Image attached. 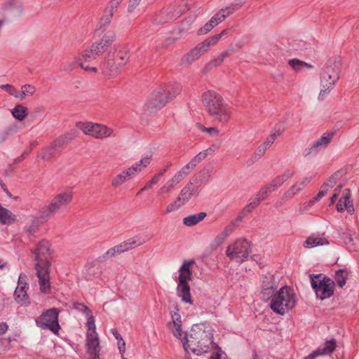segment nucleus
Segmentation results:
<instances>
[{
  "mask_svg": "<svg viewBox=\"0 0 359 359\" xmlns=\"http://www.w3.org/2000/svg\"><path fill=\"white\" fill-rule=\"evenodd\" d=\"M213 334L210 328L207 330L195 325L192 327L191 334L184 337L182 341L186 353L191 351L193 353L200 355L208 353L217 347L213 343Z\"/></svg>",
  "mask_w": 359,
  "mask_h": 359,
  "instance_id": "f257e3e1",
  "label": "nucleus"
},
{
  "mask_svg": "<svg viewBox=\"0 0 359 359\" xmlns=\"http://www.w3.org/2000/svg\"><path fill=\"white\" fill-rule=\"evenodd\" d=\"M50 244L48 241L42 240L40 241L34 251L35 269L39 278V283L41 292L47 293L50 290L49 269L50 262L47 259L49 254Z\"/></svg>",
  "mask_w": 359,
  "mask_h": 359,
  "instance_id": "f03ea898",
  "label": "nucleus"
},
{
  "mask_svg": "<svg viewBox=\"0 0 359 359\" xmlns=\"http://www.w3.org/2000/svg\"><path fill=\"white\" fill-rule=\"evenodd\" d=\"M341 60L339 57H330L320 72V91L318 99L323 100L334 88L340 78Z\"/></svg>",
  "mask_w": 359,
  "mask_h": 359,
  "instance_id": "7ed1b4c3",
  "label": "nucleus"
},
{
  "mask_svg": "<svg viewBox=\"0 0 359 359\" xmlns=\"http://www.w3.org/2000/svg\"><path fill=\"white\" fill-rule=\"evenodd\" d=\"M180 92L178 86H168L154 90L144 106L145 113H152L162 108Z\"/></svg>",
  "mask_w": 359,
  "mask_h": 359,
  "instance_id": "20e7f679",
  "label": "nucleus"
},
{
  "mask_svg": "<svg viewBox=\"0 0 359 359\" xmlns=\"http://www.w3.org/2000/svg\"><path fill=\"white\" fill-rule=\"evenodd\" d=\"M297 296L293 290L288 287H281L271 299L270 307L273 312L283 315L295 306Z\"/></svg>",
  "mask_w": 359,
  "mask_h": 359,
  "instance_id": "39448f33",
  "label": "nucleus"
},
{
  "mask_svg": "<svg viewBox=\"0 0 359 359\" xmlns=\"http://www.w3.org/2000/svg\"><path fill=\"white\" fill-rule=\"evenodd\" d=\"M229 32V29H224L219 34L210 36L202 42L198 43L194 48L191 49L183 56L182 58V64L184 65H189L199 59L212 46L217 44L223 36L227 35Z\"/></svg>",
  "mask_w": 359,
  "mask_h": 359,
  "instance_id": "423d86ee",
  "label": "nucleus"
},
{
  "mask_svg": "<svg viewBox=\"0 0 359 359\" xmlns=\"http://www.w3.org/2000/svg\"><path fill=\"white\" fill-rule=\"evenodd\" d=\"M229 32V29H224L219 34L210 36L202 42L198 43L194 48L191 49L183 56L182 58V64L184 65H189L199 59L212 46L217 44L223 36L227 35Z\"/></svg>",
  "mask_w": 359,
  "mask_h": 359,
  "instance_id": "0eeeda50",
  "label": "nucleus"
},
{
  "mask_svg": "<svg viewBox=\"0 0 359 359\" xmlns=\"http://www.w3.org/2000/svg\"><path fill=\"white\" fill-rule=\"evenodd\" d=\"M73 199L72 191H61L57 194L50 201L48 205L42 208L39 212V218L47 221L48 218L55 215L68 207Z\"/></svg>",
  "mask_w": 359,
  "mask_h": 359,
  "instance_id": "6e6552de",
  "label": "nucleus"
},
{
  "mask_svg": "<svg viewBox=\"0 0 359 359\" xmlns=\"http://www.w3.org/2000/svg\"><path fill=\"white\" fill-rule=\"evenodd\" d=\"M194 260L184 261L179 269V278L177 286V294L185 303L193 304L190 293L189 281L192 280L191 266L194 264Z\"/></svg>",
  "mask_w": 359,
  "mask_h": 359,
  "instance_id": "1a4fd4ad",
  "label": "nucleus"
},
{
  "mask_svg": "<svg viewBox=\"0 0 359 359\" xmlns=\"http://www.w3.org/2000/svg\"><path fill=\"white\" fill-rule=\"evenodd\" d=\"M151 159V155L143 157L128 169L114 176L111 180V186L114 188H118L135 177L150 164Z\"/></svg>",
  "mask_w": 359,
  "mask_h": 359,
  "instance_id": "9d476101",
  "label": "nucleus"
},
{
  "mask_svg": "<svg viewBox=\"0 0 359 359\" xmlns=\"http://www.w3.org/2000/svg\"><path fill=\"white\" fill-rule=\"evenodd\" d=\"M310 279L318 298L323 300L333 295L335 283L330 278L322 274H311Z\"/></svg>",
  "mask_w": 359,
  "mask_h": 359,
  "instance_id": "9b49d317",
  "label": "nucleus"
},
{
  "mask_svg": "<svg viewBox=\"0 0 359 359\" xmlns=\"http://www.w3.org/2000/svg\"><path fill=\"white\" fill-rule=\"evenodd\" d=\"M250 252L251 243L245 238H240L227 247L226 254L230 259L241 264L247 260Z\"/></svg>",
  "mask_w": 359,
  "mask_h": 359,
  "instance_id": "f8f14e48",
  "label": "nucleus"
},
{
  "mask_svg": "<svg viewBox=\"0 0 359 359\" xmlns=\"http://www.w3.org/2000/svg\"><path fill=\"white\" fill-rule=\"evenodd\" d=\"M36 325L42 330H49L54 334H57L60 326L58 323V310L50 309L43 311L35 320Z\"/></svg>",
  "mask_w": 359,
  "mask_h": 359,
  "instance_id": "ddd939ff",
  "label": "nucleus"
},
{
  "mask_svg": "<svg viewBox=\"0 0 359 359\" xmlns=\"http://www.w3.org/2000/svg\"><path fill=\"white\" fill-rule=\"evenodd\" d=\"M88 332L86 334V346L88 351H95L100 350V341L96 332V326L95 318L93 313H89L86 316Z\"/></svg>",
  "mask_w": 359,
  "mask_h": 359,
  "instance_id": "4468645a",
  "label": "nucleus"
},
{
  "mask_svg": "<svg viewBox=\"0 0 359 359\" xmlns=\"http://www.w3.org/2000/svg\"><path fill=\"white\" fill-rule=\"evenodd\" d=\"M202 102L209 114L226 103L222 95L212 90L203 93Z\"/></svg>",
  "mask_w": 359,
  "mask_h": 359,
  "instance_id": "2eb2a0df",
  "label": "nucleus"
},
{
  "mask_svg": "<svg viewBox=\"0 0 359 359\" xmlns=\"http://www.w3.org/2000/svg\"><path fill=\"white\" fill-rule=\"evenodd\" d=\"M199 186L198 181L196 179H193V182L191 181L189 182L181 189L177 197V201L184 205L194 195L198 194Z\"/></svg>",
  "mask_w": 359,
  "mask_h": 359,
  "instance_id": "dca6fc26",
  "label": "nucleus"
},
{
  "mask_svg": "<svg viewBox=\"0 0 359 359\" xmlns=\"http://www.w3.org/2000/svg\"><path fill=\"white\" fill-rule=\"evenodd\" d=\"M102 73L109 78L117 76L122 70L121 64L109 56L106 58L100 66Z\"/></svg>",
  "mask_w": 359,
  "mask_h": 359,
  "instance_id": "f3484780",
  "label": "nucleus"
},
{
  "mask_svg": "<svg viewBox=\"0 0 359 359\" xmlns=\"http://www.w3.org/2000/svg\"><path fill=\"white\" fill-rule=\"evenodd\" d=\"M184 179L177 172L172 177L168 180L157 192V196L164 198L168 195L175 188V187L180 184Z\"/></svg>",
  "mask_w": 359,
  "mask_h": 359,
  "instance_id": "a211bd4d",
  "label": "nucleus"
},
{
  "mask_svg": "<svg viewBox=\"0 0 359 359\" xmlns=\"http://www.w3.org/2000/svg\"><path fill=\"white\" fill-rule=\"evenodd\" d=\"M333 133H325L317 141H316L310 148L307 149L304 151L305 156L316 154L320 149L326 147L328 144L331 142Z\"/></svg>",
  "mask_w": 359,
  "mask_h": 359,
  "instance_id": "6ab92c4d",
  "label": "nucleus"
},
{
  "mask_svg": "<svg viewBox=\"0 0 359 359\" xmlns=\"http://www.w3.org/2000/svg\"><path fill=\"white\" fill-rule=\"evenodd\" d=\"M341 238L350 251H359V238L353 230L349 229L344 230L341 233Z\"/></svg>",
  "mask_w": 359,
  "mask_h": 359,
  "instance_id": "aec40b11",
  "label": "nucleus"
},
{
  "mask_svg": "<svg viewBox=\"0 0 359 359\" xmlns=\"http://www.w3.org/2000/svg\"><path fill=\"white\" fill-rule=\"evenodd\" d=\"M76 136L77 132L74 130H72L67 133L57 137L50 144L59 153L62 151L65 144L70 142L72 140L76 138Z\"/></svg>",
  "mask_w": 359,
  "mask_h": 359,
  "instance_id": "412c9836",
  "label": "nucleus"
},
{
  "mask_svg": "<svg viewBox=\"0 0 359 359\" xmlns=\"http://www.w3.org/2000/svg\"><path fill=\"white\" fill-rule=\"evenodd\" d=\"M231 113V108L226 102L222 106H221L218 109L211 113L210 115L217 121L222 123H226L230 120Z\"/></svg>",
  "mask_w": 359,
  "mask_h": 359,
  "instance_id": "4be33fe9",
  "label": "nucleus"
},
{
  "mask_svg": "<svg viewBox=\"0 0 359 359\" xmlns=\"http://www.w3.org/2000/svg\"><path fill=\"white\" fill-rule=\"evenodd\" d=\"M114 135V130L107 127L104 125L94 123L91 128L90 136L96 139H104Z\"/></svg>",
  "mask_w": 359,
  "mask_h": 359,
  "instance_id": "5701e85b",
  "label": "nucleus"
},
{
  "mask_svg": "<svg viewBox=\"0 0 359 359\" xmlns=\"http://www.w3.org/2000/svg\"><path fill=\"white\" fill-rule=\"evenodd\" d=\"M27 290L23 287H17L14 291L15 301L22 306L27 307L30 305L31 300L27 294Z\"/></svg>",
  "mask_w": 359,
  "mask_h": 359,
  "instance_id": "b1692460",
  "label": "nucleus"
},
{
  "mask_svg": "<svg viewBox=\"0 0 359 359\" xmlns=\"http://www.w3.org/2000/svg\"><path fill=\"white\" fill-rule=\"evenodd\" d=\"M144 243V240H141V238L139 236H135L124 241L118 245V247L123 253L140 246Z\"/></svg>",
  "mask_w": 359,
  "mask_h": 359,
  "instance_id": "393cba45",
  "label": "nucleus"
},
{
  "mask_svg": "<svg viewBox=\"0 0 359 359\" xmlns=\"http://www.w3.org/2000/svg\"><path fill=\"white\" fill-rule=\"evenodd\" d=\"M294 174V172L290 170H285L283 174L275 177L271 183L268 185L274 191L280 187L285 182L291 178Z\"/></svg>",
  "mask_w": 359,
  "mask_h": 359,
  "instance_id": "a878e982",
  "label": "nucleus"
},
{
  "mask_svg": "<svg viewBox=\"0 0 359 359\" xmlns=\"http://www.w3.org/2000/svg\"><path fill=\"white\" fill-rule=\"evenodd\" d=\"M328 244L329 242L325 237L313 234L304 242V247L306 248H312Z\"/></svg>",
  "mask_w": 359,
  "mask_h": 359,
  "instance_id": "bb28decb",
  "label": "nucleus"
},
{
  "mask_svg": "<svg viewBox=\"0 0 359 359\" xmlns=\"http://www.w3.org/2000/svg\"><path fill=\"white\" fill-rule=\"evenodd\" d=\"M336 208L338 212H343L346 210L349 213H353L354 211L352 201L350 200L349 194H344L339 200Z\"/></svg>",
  "mask_w": 359,
  "mask_h": 359,
  "instance_id": "cd10ccee",
  "label": "nucleus"
},
{
  "mask_svg": "<svg viewBox=\"0 0 359 359\" xmlns=\"http://www.w3.org/2000/svg\"><path fill=\"white\" fill-rule=\"evenodd\" d=\"M206 216L207 214L205 212L190 215L183 218V224L187 226H193L203 221Z\"/></svg>",
  "mask_w": 359,
  "mask_h": 359,
  "instance_id": "c85d7f7f",
  "label": "nucleus"
},
{
  "mask_svg": "<svg viewBox=\"0 0 359 359\" xmlns=\"http://www.w3.org/2000/svg\"><path fill=\"white\" fill-rule=\"evenodd\" d=\"M336 348V340L332 339L326 341L323 345L318 347L314 352H316L317 356L327 355L332 353Z\"/></svg>",
  "mask_w": 359,
  "mask_h": 359,
  "instance_id": "c756f323",
  "label": "nucleus"
},
{
  "mask_svg": "<svg viewBox=\"0 0 359 359\" xmlns=\"http://www.w3.org/2000/svg\"><path fill=\"white\" fill-rule=\"evenodd\" d=\"M15 219V216L8 209L3 208L0 205V223L3 224H10Z\"/></svg>",
  "mask_w": 359,
  "mask_h": 359,
  "instance_id": "7c9ffc66",
  "label": "nucleus"
},
{
  "mask_svg": "<svg viewBox=\"0 0 359 359\" xmlns=\"http://www.w3.org/2000/svg\"><path fill=\"white\" fill-rule=\"evenodd\" d=\"M40 219L45 221L43 218H39L38 213L36 217L32 219L30 223L25 226V231L29 236H33L39 231L41 225Z\"/></svg>",
  "mask_w": 359,
  "mask_h": 359,
  "instance_id": "2f4dec72",
  "label": "nucleus"
},
{
  "mask_svg": "<svg viewBox=\"0 0 359 359\" xmlns=\"http://www.w3.org/2000/svg\"><path fill=\"white\" fill-rule=\"evenodd\" d=\"M200 163V161L194 157L190 162L183 166L177 172L181 175L183 179H185L187 176L191 172V170Z\"/></svg>",
  "mask_w": 359,
  "mask_h": 359,
  "instance_id": "473e14b6",
  "label": "nucleus"
},
{
  "mask_svg": "<svg viewBox=\"0 0 359 359\" xmlns=\"http://www.w3.org/2000/svg\"><path fill=\"white\" fill-rule=\"evenodd\" d=\"M58 151L50 144L49 145L44 147L41 152L39 154V156L45 161L51 160Z\"/></svg>",
  "mask_w": 359,
  "mask_h": 359,
  "instance_id": "72a5a7b5",
  "label": "nucleus"
},
{
  "mask_svg": "<svg viewBox=\"0 0 359 359\" xmlns=\"http://www.w3.org/2000/svg\"><path fill=\"white\" fill-rule=\"evenodd\" d=\"M348 272L344 269H339L335 272L334 280L339 287H343L348 279Z\"/></svg>",
  "mask_w": 359,
  "mask_h": 359,
  "instance_id": "f704fd0d",
  "label": "nucleus"
},
{
  "mask_svg": "<svg viewBox=\"0 0 359 359\" xmlns=\"http://www.w3.org/2000/svg\"><path fill=\"white\" fill-rule=\"evenodd\" d=\"M13 116L18 121H22L27 115V108L18 104L12 109Z\"/></svg>",
  "mask_w": 359,
  "mask_h": 359,
  "instance_id": "c9c22d12",
  "label": "nucleus"
},
{
  "mask_svg": "<svg viewBox=\"0 0 359 359\" xmlns=\"http://www.w3.org/2000/svg\"><path fill=\"white\" fill-rule=\"evenodd\" d=\"M267 149L268 148H266V147L264 144L259 145L256 149L254 156L248 160V165H250L253 164L255 161L259 160L265 154Z\"/></svg>",
  "mask_w": 359,
  "mask_h": 359,
  "instance_id": "e433bc0d",
  "label": "nucleus"
},
{
  "mask_svg": "<svg viewBox=\"0 0 359 359\" xmlns=\"http://www.w3.org/2000/svg\"><path fill=\"white\" fill-rule=\"evenodd\" d=\"M97 56L98 55L90 46L88 48L83 50L81 56H79L78 57H81L84 62H90L95 60Z\"/></svg>",
  "mask_w": 359,
  "mask_h": 359,
  "instance_id": "4c0bfd02",
  "label": "nucleus"
},
{
  "mask_svg": "<svg viewBox=\"0 0 359 359\" xmlns=\"http://www.w3.org/2000/svg\"><path fill=\"white\" fill-rule=\"evenodd\" d=\"M289 65L295 71H300L303 67L312 68V65L298 59H292L288 61Z\"/></svg>",
  "mask_w": 359,
  "mask_h": 359,
  "instance_id": "58836bf2",
  "label": "nucleus"
},
{
  "mask_svg": "<svg viewBox=\"0 0 359 359\" xmlns=\"http://www.w3.org/2000/svg\"><path fill=\"white\" fill-rule=\"evenodd\" d=\"M234 12V8L231 7H227L226 8H222L219 10L213 18L216 19V20L220 23L222 22L228 15L233 13Z\"/></svg>",
  "mask_w": 359,
  "mask_h": 359,
  "instance_id": "ea45409f",
  "label": "nucleus"
},
{
  "mask_svg": "<svg viewBox=\"0 0 359 359\" xmlns=\"http://www.w3.org/2000/svg\"><path fill=\"white\" fill-rule=\"evenodd\" d=\"M275 287L273 285L271 284L269 282L266 283L265 281H263V288H262V295L264 299H269L270 297L273 298V292Z\"/></svg>",
  "mask_w": 359,
  "mask_h": 359,
  "instance_id": "a19ab883",
  "label": "nucleus"
},
{
  "mask_svg": "<svg viewBox=\"0 0 359 359\" xmlns=\"http://www.w3.org/2000/svg\"><path fill=\"white\" fill-rule=\"evenodd\" d=\"M20 90V100H24L27 96H32L36 92V88L34 86L29 84L23 85Z\"/></svg>",
  "mask_w": 359,
  "mask_h": 359,
  "instance_id": "79ce46f5",
  "label": "nucleus"
},
{
  "mask_svg": "<svg viewBox=\"0 0 359 359\" xmlns=\"http://www.w3.org/2000/svg\"><path fill=\"white\" fill-rule=\"evenodd\" d=\"M303 190L297 182L290 187L284 194L283 198H290Z\"/></svg>",
  "mask_w": 359,
  "mask_h": 359,
  "instance_id": "37998d69",
  "label": "nucleus"
},
{
  "mask_svg": "<svg viewBox=\"0 0 359 359\" xmlns=\"http://www.w3.org/2000/svg\"><path fill=\"white\" fill-rule=\"evenodd\" d=\"M259 203L260 202L259 201V199H257L255 197L253 198H250L249 203L244 207V208L241 211V214L250 213L259 205Z\"/></svg>",
  "mask_w": 359,
  "mask_h": 359,
  "instance_id": "c03bdc74",
  "label": "nucleus"
},
{
  "mask_svg": "<svg viewBox=\"0 0 359 359\" xmlns=\"http://www.w3.org/2000/svg\"><path fill=\"white\" fill-rule=\"evenodd\" d=\"M114 39L115 34L114 32H107L102 36L100 42L107 49L114 42Z\"/></svg>",
  "mask_w": 359,
  "mask_h": 359,
  "instance_id": "a18cd8bd",
  "label": "nucleus"
},
{
  "mask_svg": "<svg viewBox=\"0 0 359 359\" xmlns=\"http://www.w3.org/2000/svg\"><path fill=\"white\" fill-rule=\"evenodd\" d=\"M273 191L271 189V187L266 184L264 187H262L259 191L257 194L255 198L259 199V201L261 202L264 199H265L269 194L273 192Z\"/></svg>",
  "mask_w": 359,
  "mask_h": 359,
  "instance_id": "49530a36",
  "label": "nucleus"
},
{
  "mask_svg": "<svg viewBox=\"0 0 359 359\" xmlns=\"http://www.w3.org/2000/svg\"><path fill=\"white\" fill-rule=\"evenodd\" d=\"M93 125L92 122H77L76 124V127L86 135H90Z\"/></svg>",
  "mask_w": 359,
  "mask_h": 359,
  "instance_id": "de8ad7c7",
  "label": "nucleus"
},
{
  "mask_svg": "<svg viewBox=\"0 0 359 359\" xmlns=\"http://www.w3.org/2000/svg\"><path fill=\"white\" fill-rule=\"evenodd\" d=\"M122 252L120 250V248L118 245H116L113 248H109L105 253H104L100 257L103 260H107L109 257H114L117 254H121Z\"/></svg>",
  "mask_w": 359,
  "mask_h": 359,
  "instance_id": "09e8293b",
  "label": "nucleus"
},
{
  "mask_svg": "<svg viewBox=\"0 0 359 359\" xmlns=\"http://www.w3.org/2000/svg\"><path fill=\"white\" fill-rule=\"evenodd\" d=\"M129 57L130 55L127 51H119L114 59L116 61H118L119 64H121V67L123 68L129 60Z\"/></svg>",
  "mask_w": 359,
  "mask_h": 359,
  "instance_id": "8fccbe9b",
  "label": "nucleus"
},
{
  "mask_svg": "<svg viewBox=\"0 0 359 359\" xmlns=\"http://www.w3.org/2000/svg\"><path fill=\"white\" fill-rule=\"evenodd\" d=\"M226 238H225L224 236L220 232L217 236H215V238L211 242L210 245L211 249L216 250L219 246H220L224 243Z\"/></svg>",
  "mask_w": 359,
  "mask_h": 359,
  "instance_id": "3c124183",
  "label": "nucleus"
},
{
  "mask_svg": "<svg viewBox=\"0 0 359 359\" xmlns=\"http://www.w3.org/2000/svg\"><path fill=\"white\" fill-rule=\"evenodd\" d=\"M104 16L101 19L100 22V28L103 27H106L107 26L111 20V18L114 15V13H112L111 11H109L108 10H105L104 11Z\"/></svg>",
  "mask_w": 359,
  "mask_h": 359,
  "instance_id": "603ef678",
  "label": "nucleus"
},
{
  "mask_svg": "<svg viewBox=\"0 0 359 359\" xmlns=\"http://www.w3.org/2000/svg\"><path fill=\"white\" fill-rule=\"evenodd\" d=\"M237 224L236 222H231L227 226L224 227L221 233L224 236L225 238H227L233 232Z\"/></svg>",
  "mask_w": 359,
  "mask_h": 359,
  "instance_id": "864d4df0",
  "label": "nucleus"
},
{
  "mask_svg": "<svg viewBox=\"0 0 359 359\" xmlns=\"http://www.w3.org/2000/svg\"><path fill=\"white\" fill-rule=\"evenodd\" d=\"M182 206H183V205L181 204V203L180 201H177V199L176 198V200L175 201L170 203V204H168L167 205V207L165 208V213L168 214V213H170V212L177 211Z\"/></svg>",
  "mask_w": 359,
  "mask_h": 359,
  "instance_id": "5fc2aeb1",
  "label": "nucleus"
},
{
  "mask_svg": "<svg viewBox=\"0 0 359 359\" xmlns=\"http://www.w3.org/2000/svg\"><path fill=\"white\" fill-rule=\"evenodd\" d=\"M73 307L75 310L84 313L86 317L88 314V312L89 313H93L91 310H90L87 306L81 303H74Z\"/></svg>",
  "mask_w": 359,
  "mask_h": 359,
  "instance_id": "6e6d98bb",
  "label": "nucleus"
},
{
  "mask_svg": "<svg viewBox=\"0 0 359 359\" xmlns=\"http://www.w3.org/2000/svg\"><path fill=\"white\" fill-rule=\"evenodd\" d=\"M200 130L202 132L208 133L210 136L215 137L219 135V130L215 127L206 128L203 126H199Z\"/></svg>",
  "mask_w": 359,
  "mask_h": 359,
  "instance_id": "4d7b16f0",
  "label": "nucleus"
},
{
  "mask_svg": "<svg viewBox=\"0 0 359 359\" xmlns=\"http://www.w3.org/2000/svg\"><path fill=\"white\" fill-rule=\"evenodd\" d=\"M77 61L79 62V65L85 71L93 72L95 73L97 72V68L96 67H90L89 65H86V62L83 61L81 57H78L76 62Z\"/></svg>",
  "mask_w": 359,
  "mask_h": 359,
  "instance_id": "13d9d810",
  "label": "nucleus"
},
{
  "mask_svg": "<svg viewBox=\"0 0 359 359\" xmlns=\"http://www.w3.org/2000/svg\"><path fill=\"white\" fill-rule=\"evenodd\" d=\"M92 48L94 49L97 55L103 53L107 50V48L99 41L94 43L91 45Z\"/></svg>",
  "mask_w": 359,
  "mask_h": 359,
  "instance_id": "bf43d9fd",
  "label": "nucleus"
},
{
  "mask_svg": "<svg viewBox=\"0 0 359 359\" xmlns=\"http://www.w3.org/2000/svg\"><path fill=\"white\" fill-rule=\"evenodd\" d=\"M160 177L156 174L154 175L151 179L146 184V185L143 187V189H151L152 187L155 184H156L159 180Z\"/></svg>",
  "mask_w": 359,
  "mask_h": 359,
  "instance_id": "052dcab7",
  "label": "nucleus"
},
{
  "mask_svg": "<svg viewBox=\"0 0 359 359\" xmlns=\"http://www.w3.org/2000/svg\"><path fill=\"white\" fill-rule=\"evenodd\" d=\"M27 276L25 274L21 273L19 276L18 281V286L17 287H23V288L28 289V283H27Z\"/></svg>",
  "mask_w": 359,
  "mask_h": 359,
  "instance_id": "680f3d73",
  "label": "nucleus"
},
{
  "mask_svg": "<svg viewBox=\"0 0 359 359\" xmlns=\"http://www.w3.org/2000/svg\"><path fill=\"white\" fill-rule=\"evenodd\" d=\"M212 29V24L208 22L203 27L198 29V34L199 35H204L210 32Z\"/></svg>",
  "mask_w": 359,
  "mask_h": 359,
  "instance_id": "e2e57ef3",
  "label": "nucleus"
},
{
  "mask_svg": "<svg viewBox=\"0 0 359 359\" xmlns=\"http://www.w3.org/2000/svg\"><path fill=\"white\" fill-rule=\"evenodd\" d=\"M222 62H223V61L218 56L217 58L211 60L209 63H208L206 65L205 68L208 69H212L213 67L220 65Z\"/></svg>",
  "mask_w": 359,
  "mask_h": 359,
  "instance_id": "0e129e2a",
  "label": "nucleus"
},
{
  "mask_svg": "<svg viewBox=\"0 0 359 359\" xmlns=\"http://www.w3.org/2000/svg\"><path fill=\"white\" fill-rule=\"evenodd\" d=\"M337 175L331 176L327 181L324 182V187L327 186L328 188H332L337 184Z\"/></svg>",
  "mask_w": 359,
  "mask_h": 359,
  "instance_id": "69168bd1",
  "label": "nucleus"
},
{
  "mask_svg": "<svg viewBox=\"0 0 359 359\" xmlns=\"http://www.w3.org/2000/svg\"><path fill=\"white\" fill-rule=\"evenodd\" d=\"M122 0H111L109 4V6L107 8V10L114 13L116 11L117 8L121 3Z\"/></svg>",
  "mask_w": 359,
  "mask_h": 359,
  "instance_id": "338daca9",
  "label": "nucleus"
},
{
  "mask_svg": "<svg viewBox=\"0 0 359 359\" xmlns=\"http://www.w3.org/2000/svg\"><path fill=\"white\" fill-rule=\"evenodd\" d=\"M213 150L210 148L204 150L203 151L199 152L195 157L201 162L202 161L206 156L212 152Z\"/></svg>",
  "mask_w": 359,
  "mask_h": 359,
  "instance_id": "774afa93",
  "label": "nucleus"
}]
</instances>
